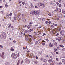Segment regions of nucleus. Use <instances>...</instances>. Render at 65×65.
<instances>
[{
    "instance_id": "13d9d810",
    "label": "nucleus",
    "mask_w": 65,
    "mask_h": 65,
    "mask_svg": "<svg viewBox=\"0 0 65 65\" xmlns=\"http://www.w3.org/2000/svg\"><path fill=\"white\" fill-rule=\"evenodd\" d=\"M30 14H34V13L33 12H30Z\"/></svg>"
},
{
    "instance_id": "f8f14e48",
    "label": "nucleus",
    "mask_w": 65,
    "mask_h": 65,
    "mask_svg": "<svg viewBox=\"0 0 65 65\" xmlns=\"http://www.w3.org/2000/svg\"><path fill=\"white\" fill-rule=\"evenodd\" d=\"M62 61L64 64H65V60L64 59H63L62 60Z\"/></svg>"
},
{
    "instance_id": "c03bdc74",
    "label": "nucleus",
    "mask_w": 65,
    "mask_h": 65,
    "mask_svg": "<svg viewBox=\"0 0 65 65\" xmlns=\"http://www.w3.org/2000/svg\"><path fill=\"white\" fill-rule=\"evenodd\" d=\"M58 6L59 7H61V6H62V5H61V4H60Z\"/></svg>"
},
{
    "instance_id": "5701e85b",
    "label": "nucleus",
    "mask_w": 65,
    "mask_h": 65,
    "mask_svg": "<svg viewBox=\"0 0 65 65\" xmlns=\"http://www.w3.org/2000/svg\"><path fill=\"white\" fill-rule=\"evenodd\" d=\"M37 43H39L40 42V41L39 40H38L36 42Z\"/></svg>"
},
{
    "instance_id": "ddd939ff",
    "label": "nucleus",
    "mask_w": 65,
    "mask_h": 65,
    "mask_svg": "<svg viewBox=\"0 0 65 65\" xmlns=\"http://www.w3.org/2000/svg\"><path fill=\"white\" fill-rule=\"evenodd\" d=\"M58 41L59 42H60V41H61V37H58Z\"/></svg>"
},
{
    "instance_id": "a878e982",
    "label": "nucleus",
    "mask_w": 65,
    "mask_h": 65,
    "mask_svg": "<svg viewBox=\"0 0 65 65\" xmlns=\"http://www.w3.org/2000/svg\"><path fill=\"white\" fill-rule=\"evenodd\" d=\"M8 7V5H7V4H6L5 5V7L6 8Z\"/></svg>"
},
{
    "instance_id": "1a4fd4ad",
    "label": "nucleus",
    "mask_w": 65,
    "mask_h": 65,
    "mask_svg": "<svg viewBox=\"0 0 65 65\" xmlns=\"http://www.w3.org/2000/svg\"><path fill=\"white\" fill-rule=\"evenodd\" d=\"M26 41H28L29 42L30 41V39L28 38H27L26 39Z\"/></svg>"
},
{
    "instance_id": "9b49d317",
    "label": "nucleus",
    "mask_w": 65,
    "mask_h": 65,
    "mask_svg": "<svg viewBox=\"0 0 65 65\" xmlns=\"http://www.w3.org/2000/svg\"><path fill=\"white\" fill-rule=\"evenodd\" d=\"M38 38L40 40H41L42 39V36H38Z\"/></svg>"
},
{
    "instance_id": "f704fd0d",
    "label": "nucleus",
    "mask_w": 65,
    "mask_h": 65,
    "mask_svg": "<svg viewBox=\"0 0 65 65\" xmlns=\"http://www.w3.org/2000/svg\"><path fill=\"white\" fill-rule=\"evenodd\" d=\"M14 20H17V19L16 18V17L14 16Z\"/></svg>"
},
{
    "instance_id": "bb28decb",
    "label": "nucleus",
    "mask_w": 65,
    "mask_h": 65,
    "mask_svg": "<svg viewBox=\"0 0 65 65\" xmlns=\"http://www.w3.org/2000/svg\"><path fill=\"white\" fill-rule=\"evenodd\" d=\"M53 25H54V26H57V24H55V23H53Z\"/></svg>"
},
{
    "instance_id": "de8ad7c7",
    "label": "nucleus",
    "mask_w": 65,
    "mask_h": 65,
    "mask_svg": "<svg viewBox=\"0 0 65 65\" xmlns=\"http://www.w3.org/2000/svg\"><path fill=\"white\" fill-rule=\"evenodd\" d=\"M56 4L57 5H59V2H56Z\"/></svg>"
},
{
    "instance_id": "e433bc0d",
    "label": "nucleus",
    "mask_w": 65,
    "mask_h": 65,
    "mask_svg": "<svg viewBox=\"0 0 65 65\" xmlns=\"http://www.w3.org/2000/svg\"><path fill=\"white\" fill-rule=\"evenodd\" d=\"M46 35V34H45V33H44L43 34L42 36H44V35Z\"/></svg>"
},
{
    "instance_id": "69168bd1",
    "label": "nucleus",
    "mask_w": 65,
    "mask_h": 65,
    "mask_svg": "<svg viewBox=\"0 0 65 65\" xmlns=\"http://www.w3.org/2000/svg\"><path fill=\"white\" fill-rule=\"evenodd\" d=\"M50 59H53V58H52V56H50Z\"/></svg>"
},
{
    "instance_id": "f03ea898",
    "label": "nucleus",
    "mask_w": 65,
    "mask_h": 65,
    "mask_svg": "<svg viewBox=\"0 0 65 65\" xmlns=\"http://www.w3.org/2000/svg\"><path fill=\"white\" fill-rule=\"evenodd\" d=\"M54 44H51V43L50 42V44H49V46L50 47H53L54 46Z\"/></svg>"
},
{
    "instance_id": "338daca9",
    "label": "nucleus",
    "mask_w": 65,
    "mask_h": 65,
    "mask_svg": "<svg viewBox=\"0 0 65 65\" xmlns=\"http://www.w3.org/2000/svg\"><path fill=\"white\" fill-rule=\"evenodd\" d=\"M43 45H45V43H43L42 44Z\"/></svg>"
},
{
    "instance_id": "c9c22d12",
    "label": "nucleus",
    "mask_w": 65,
    "mask_h": 65,
    "mask_svg": "<svg viewBox=\"0 0 65 65\" xmlns=\"http://www.w3.org/2000/svg\"><path fill=\"white\" fill-rule=\"evenodd\" d=\"M38 54H40V55H42V53L39 52L38 53Z\"/></svg>"
},
{
    "instance_id": "0e129e2a",
    "label": "nucleus",
    "mask_w": 65,
    "mask_h": 65,
    "mask_svg": "<svg viewBox=\"0 0 65 65\" xmlns=\"http://www.w3.org/2000/svg\"><path fill=\"white\" fill-rule=\"evenodd\" d=\"M11 28L12 29H13L14 28L13 26H12L11 27Z\"/></svg>"
},
{
    "instance_id": "bf43d9fd",
    "label": "nucleus",
    "mask_w": 65,
    "mask_h": 65,
    "mask_svg": "<svg viewBox=\"0 0 65 65\" xmlns=\"http://www.w3.org/2000/svg\"><path fill=\"white\" fill-rule=\"evenodd\" d=\"M3 8V6H0V8Z\"/></svg>"
},
{
    "instance_id": "58836bf2",
    "label": "nucleus",
    "mask_w": 65,
    "mask_h": 65,
    "mask_svg": "<svg viewBox=\"0 0 65 65\" xmlns=\"http://www.w3.org/2000/svg\"><path fill=\"white\" fill-rule=\"evenodd\" d=\"M38 32L39 33V34H41V31L40 30L38 31Z\"/></svg>"
},
{
    "instance_id": "b1692460",
    "label": "nucleus",
    "mask_w": 65,
    "mask_h": 65,
    "mask_svg": "<svg viewBox=\"0 0 65 65\" xmlns=\"http://www.w3.org/2000/svg\"><path fill=\"white\" fill-rule=\"evenodd\" d=\"M6 17L7 18H8L9 17V14L8 13H7L6 15Z\"/></svg>"
},
{
    "instance_id": "c85d7f7f",
    "label": "nucleus",
    "mask_w": 65,
    "mask_h": 65,
    "mask_svg": "<svg viewBox=\"0 0 65 65\" xmlns=\"http://www.w3.org/2000/svg\"><path fill=\"white\" fill-rule=\"evenodd\" d=\"M58 10L60 12H61L62 11V10H61V9L59 8Z\"/></svg>"
},
{
    "instance_id": "052dcab7",
    "label": "nucleus",
    "mask_w": 65,
    "mask_h": 65,
    "mask_svg": "<svg viewBox=\"0 0 65 65\" xmlns=\"http://www.w3.org/2000/svg\"><path fill=\"white\" fill-rule=\"evenodd\" d=\"M45 23L46 24H48V21H45Z\"/></svg>"
},
{
    "instance_id": "3c124183",
    "label": "nucleus",
    "mask_w": 65,
    "mask_h": 65,
    "mask_svg": "<svg viewBox=\"0 0 65 65\" xmlns=\"http://www.w3.org/2000/svg\"><path fill=\"white\" fill-rule=\"evenodd\" d=\"M0 47H1V48H3V46L2 45H0Z\"/></svg>"
},
{
    "instance_id": "4be33fe9",
    "label": "nucleus",
    "mask_w": 65,
    "mask_h": 65,
    "mask_svg": "<svg viewBox=\"0 0 65 65\" xmlns=\"http://www.w3.org/2000/svg\"><path fill=\"white\" fill-rule=\"evenodd\" d=\"M5 65H9V63L7 62H6Z\"/></svg>"
},
{
    "instance_id": "09e8293b",
    "label": "nucleus",
    "mask_w": 65,
    "mask_h": 65,
    "mask_svg": "<svg viewBox=\"0 0 65 65\" xmlns=\"http://www.w3.org/2000/svg\"><path fill=\"white\" fill-rule=\"evenodd\" d=\"M51 53L53 55H54V53L53 52H52Z\"/></svg>"
},
{
    "instance_id": "f257e3e1",
    "label": "nucleus",
    "mask_w": 65,
    "mask_h": 65,
    "mask_svg": "<svg viewBox=\"0 0 65 65\" xmlns=\"http://www.w3.org/2000/svg\"><path fill=\"white\" fill-rule=\"evenodd\" d=\"M11 57L13 59H16V58H18V55L15 53H13L11 55Z\"/></svg>"
},
{
    "instance_id": "6ab92c4d",
    "label": "nucleus",
    "mask_w": 65,
    "mask_h": 65,
    "mask_svg": "<svg viewBox=\"0 0 65 65\" xmlns=\"http://www.w3.org/2000/svg\"><path fill=\"white\" fill-rule=\"evenodd\" d=\"M33 31V28L29 30V32H32V31Z\"/></svg>"
},
{
    "instance_id": "ea45409f",
    "label": "nucleus",
    "mask_w": 65,
    "mask_h": 65,
    "mask_svg": "<svg viewBox=\"0 0 65 65\" xmlns=\"http://www.w3.org/2000/svg\"><path fill=\"white\" fill-rule=\"evenodd\" d=\"M45 18H44L42 20V21H45Z\"/></svg>"
},
{
    "instance_id": "49530a36",
    "label": "nucleus",
    "mask_w": 65,
    "mask_h": 65,
    "mask_svg": "<svg viewBox=\"0 0 65 65\" xmlns=\"http://www.w3.org/2000/svg\"><path fill=\"white\" fill-rule=\"evenodd\" d=\"M37 14H39V12H38V11H37Z\"/></svg>"
},
{
    "instance_id": "5fc2aeb1",
    "label": "nucleus",
    "mask_w": 65,
    "mask_h": 65,
    "mask_svg": "<svg viewBox=\"0 0 65 65\" xmlns=\"http://www.w3.org/2000/svg\"><path fill=\"white\" fill-rule=\"evenodd\" d=\"M56 31L54 32H53V34H56Z\"/></svg>"
},
{
    "instance_id": "f3484780",
    "label": "nucleus",
    "mask_w": 65,
    "mask_h": 65,
    "mask_svg": "<svg viewBox=\"0 0 65 65\" xmlns=\"http://www.w3.org/2000/svg\"><path fill=\"white\" fill-rule=\"evenodd\" d=\"M48 62H52V59H50L48 60Z\"/></svg>"
},
{
    "instance_id": "393cba45",
    "label": "nucleus",
    "mask_w": 65,
    "mask_h": 65,
    "mask_svg": "<svg viewBox=\"0 0 65 65\" xmlns=\"http://www.w3.org/2000/svg\"><path fill=\"white\" fill-rule=\"evenodd\" d=\"M33 13H34V14L36 15L37 14V12L35 11H34L33 12Z\"/></svg>"
},
{
    "instance_id": "4d7b16f0",
    "label": "nucleus",
    "mask_w": 65,
    "mask_h": 65,
    "mask_svg": "<svg viewBox=\"0 0 65 65\" xmlns=\"http://www.w3.org/2000/svg\"><path fill=\"white\" fill-rule=\"evenodd\" d=\"M43 58H41V61H43Z\"/></svg>"
},
{
    "instance_id": "aec40b11",
    "label": "nucleus",
    "mask_w": 65,
    "mask_h": 65,
    "mask_svg": "<svg viewBox=\"0 0 65 65\" xmlns=\"http://www.w3.org/2000/svg\"><path fill=\"white\" fill-rule=\"evenodd\" d=\"M62 12L63 14H65V11L62 10Z\"/></svg>"
},
{
    "instance_id": "774afa93",
    "label": "nucleus",
    "mask_w": 65,
    "mask_h": 65,
    "mask_svg": "<svg viewBox=\"0 0 65 65\" xmlns=\"http://www.w3.org/2000/svg\"><path fill=\"white\" fill-rule=\"evenodd\" d=\"M21 15L22 17H24V14H22Z\"/></svg>"
},
{
    "instance_id": "a19ab883",
    "label": "nucleus",
    "mask_w": 65,
    "mask_h": 65,
    "mask_svg": "<svg viewBox=\"0 0 65 65\" xmlns=\"http://www.w3.org/2000/svg\"><path fill=\"white\" fill-rule=\"evenodd\" d=\"M11 24H10V25L8 26V28H10V27H11Z\"/></svg>"
},
{
    "instance_id": "603ef678",
    "label": "nucleus",
    "mask_w": 65,
    "mask_h": 65,
    "mask_svg": "<svg viewBox=\"0 0 65 65\" xmlns=\"http://www.w3.org/2000/svg\"><path fill=\"white\" fill-rule=\"evenodd\" d=\"M24 32L25 33H27V30H25Z\"/></svg>"
},
{
    "instance_id": "c756f323",
    "label": "nucleus",
    "mask_w": 65,
    "mask_h": 65,
    "mask_svg": "<svg viewBox=\"0 0 65 65\" xmlns=\"http://www.w3.org/2000/svg\"><path fill=\"white\" fill-rule=\"evenodd\" d=\"M31 8H33L34 7V6H33V5H31Z\"/></svg>"
},
{
    "instance_id": "cd10ccee",
    "label": "nucleus",
    "mask_w": 65,
    "mask_h": 65,
    "mask_svg": "<svg viewBox=\"0 0 65 65\" xmlns=\"http://www.w3.org/2000/svg\"><path fill=\"white\" fill-rule=\"evenodd\" d=\"M27 28L28 29H30V25L27 26Z\"/></svg>"
},
{
    "instance_id": "0eeeda50",
    "label": "nucleus",
    "mask_w": 65,
    "mask_h": 65,
    "mask_svg": "<svg viewBox=\"0 0 65 65\" xmlns=\"http://www.w3.org/2000/svg\"><path fill=\"white\" fill-rule=\"evenodd\" d=\"M57 31H60L61 30V27H58L57 28Z\"/></svg>"
},
{
    "instance_id": "39448f33",
    "label": "nucleus",
    "mask_w": 65,
    "mask_h": 65,
    "mask_svg": "<svg viewBox=\"0 0 65 65\" xmlns=\"http://www.w3.org/2000/svg\"><path fill=\"white\" fill-rule=\"evenodd\" d=\"M18 18L19 20L21 19V18H22V15L21 14H18Z\"/></svg>"
},
{
    "instance_id": "37998d69",
    "label": "nucleus",
    "mask_w": 65,
    "mask_h": 65,
    "mask_svg": "<svg viewBox=\"0 0 65 65\" xmlns=\"http://www.w3.org/2000/svg\"><path fill=\"white\" fill-rule=\"evenodd\" d=\"M56 60L57 61H59V58H56Z\"/></svg>"
},
{
    "instance_id": "4c0bfd02",
    "label": "nucleus",
    "mask_w": 65,
    "mask_h": 65,
    "mask_svg": "<svg viewBox=\"0 0 65 65\" xmlns=\"http://www.w3.org/2000/svg\"><path fill=\"white\" fill-rule=\"evenodd\" d=\"M59 35V33H57L56 35H55L56 36H58Z\"/></svg>"
},
{
    "instance_id": "79ce46f5",
    "label": "nucleus",
    "mask_w": 65,
    "mask_h": 65,
    "mask_svg": "<svg viewBox=\"0 0 65 65\" xmlns=\"http://www.w3.org/2000/svg\"><path fill=\"white\" fill-rule=\"evenodd\" d=\"M17 55L18 57H20V55L19 54V53H18Z\"/></svg>"
},
{
    "instance_id": "412c9836",
    "label": "nucleus",
    "mask_w": 65,
    "mask_h": 65,
    "mask_svg": "<svg viewBox=\"0 0 65 65\" xmlns=\"http://www.w3.org/2000/svg\"><path fill=\"white\" fill-rule=\"evenodd\" d=\"M14 50V49H13L12 47H11V51H13Z\"/></svg>"
},
{
    "instance_id": "9d476101",
    "label": "nucleus",
    "mask_w": 65,
    "mask_h": 65,
    "mask_svg": "<svg viewBox=\"0 0 65 65\" xmlns=\"http://www.w3.org/2000/svg\"><path fill=\"white\" fill-rule=\"evenodd\" d=\"M21 61L19 59L18 60V63L17 64V65H20V61Z\"/></svg>"
},
{
    "instance_id": "2f4dec72",
    "label": "nucleus",
    "mask_w": 65,
    "mask_h": 65,
    "mask_svg": "<svg viewBox=\"0 0 65 65\" xmlns=\"http://www.w3.org/2000/svg\"><path fill=\"white\" fill-rule=\"evenodd\" d=\"M61 50V51H65V48L62 49Z\"/></svg>"
},
{
    "instance_id": "a211bd4d",
    "label": "nucleus",
    "mask_w": 65,
    "mask_h": 65,
    "mask_svg": "<svg viewBox=\"0 0 65 65\" xmlns=\"http://www.w3.org/2000/svg\"><path fill=\"white\" fill-rule=\"evenodd\" d=\"M34 33L35 35H38L39 34L38 32H34Z\"/></svg>"
},
{
    "instance_id": "7c9ffc66",
    "label": "nucleus",
    "mask_w": 65,
    "mask_h": 65,
    "mask_svg": "<svg viewBox=\"0 0 65 65\" xmlns=\"http://www.w3.org/2000/svg\"><path fill=\"white\" fill-rule=\"evenodd\" d=\"M34 62L35 64H37L38 63V62L37 61H34Z\"/></svg>"
},
{
    "instance_id": "473e14b6",
    "label": "nucleus",
    "mask_w": 65,
    "mask_h": 65,
    "mask_svg": "<svg viewBox=\"0 0 65 65\" xmlns=\"http://www.w3.org/2000/svg\"><path fill=\"white\" fill-rule=\"evenodd\" d=\"M43 61L44 62H46V60L45 59H44L43 60Z\"/></svg>"
},
{
    "instance_id": "864d4df0",
    "label": "nucleus",
    "mask_w": 65,
    "mask_h": 65,
    "mask_svg": "<svg viewBox=\"0 0 65 65\" xmlns=\"http://www.w3.org/2000/svg\"><path fill=\"white\" fill-rule=\"evenodd\" d=\"M42 5L44 7H45V4H43Z\"/></svg>"
},
{
    "instance_id": "423d86ee",
    "label": "nucleus",
    "mask_w": 65,
    "mask_h": 65,
    "mask_svg": "<svg viewBox=\"0 0 65 65\" xmlns=\"http://www.w3.org/2000/svg\"><path fill=\"white\" fill-rule=\"evenodd\" d=\"M29 36L30 37H31V38L32 39H34V37H35V36H34L33 37V36L31 35H29Z\"/></svg>"
},
{
    "instance_id": "72a5a7b5",
    "label": "nucleus",
    "mask_w": 65,
    "mask_h": 65,
    "mask_svg": "<svg viewBox=\"0 0 65 65\" xmlns=\"http://www.w3.org/2000/svg\"><path fill=\"white\" fill-rule=\"evenodd\" d=\"M40 6H42V5H43V4H42V3H40Z\"/></svg>"
},
{
    "instance_id": "e2e57ef3",
    "label": "nucleus",
    "mask_w": 65,
    "mask_h": 65,
    "mask_svg": "<svg viewBox=\"0 0 65 65\" xmlns=\"http://www.w3.org/2000/svg\"><path fill=\"white\" fill-rule=\"evenodd\" d=\"M13 42H14V43H15L16 42V41L15 40H14L13 41Z\"/></svg>"
},
{
    "instance_id": "20e7f679",
    "label": "nucleus",
    "mask_w": 65,
    "mask_h": 65,
    "mask_svg": "<svg viewBox=\"0 0 65 65\" xmlns=\"http://www.w3.org/2000/svg\"><path fill=\"white\" fill-rule=\"evenodd\" d=\"M4 55V52H3L1 55V57L2 58V59H4V56H3Z\"/></svg>"
},
{
    "instance_id": "6e6d98bb",
    "label": "nucleus",
    "mask_w": 65,
    "mask_h": 65,
    "mask_svg": "<svg viewBox=\"0 0 65 65\" xmlns=\"http://www.w3.org/2000/svg\"><path fill=\"white\" fill-rule=\"evenodd\" d=\"M55 45H57V42H55Z\"/></svg>"
},
{
    "instance_id": "dca6fc26",
    "label": "nucleus",
    "mask_w": 65,
    "mask_h": 65,
    "mask_svg": "<svg viewBox=\"0 0 65 65\" xmlns=\"http://www.w3.org/2000/svg\"><path fill=\"white\" fill-rule=\"evenodd\" d=\"M59 46L60 47H62V48H64V46H63V45H60Z\"/></svg>"
},
{
    "instance_id": "a18cd8bd",
    "label": "nucleus",
    "mask_w": 65,
    "mask_h": 65,
    "mask_svg": "<svg viewBox=\"0 0 65 65\" xmlns=\"http://www.w3.org/2000/svg\"><path fill=\"white\" fill-rule=\"evenodd\" d=\"M1 13H2V14H4V12H1Z\"/></svg>"
},
{
    "instance_id": "6e6552de",
    "label": "nucleus",
    "mask_w": 65,
    "mask_h": 65,
    "mask_svg": "<svg viewBox=\"0 0 65 65\" xmlns=\"http://www.w3.org/2000/svg\"><path fill=\"white\" fill-rule=\"evenodd\" d=\"M59 8H57L56 9V10H54V12H57V11H58V10H59Z\"/></svg>"
},
{
    "instance_id": "680f3d73",
    "label": "nucleus",
    "mask_w": 65,
    "mask_h": 65,
    "mask_svg": "<svg viewBox=\"0 0 65 65\" xmlns=\"http://www.w3.org/2000/svg\"><path fill=\"white\" fill-rule=\"evenodd\" d=\"M12 14V13H10L9 14L10 16H11V15Z\"/></svg>"
},
{
    "instance_id": "7ed1b4c3",
    "label": "nucleus",
    "mask_w": 65,
    "mask_h": 65,
    "mask_svg": "<svg viewBox=\"0 0 65 65\" xmlns=\"http://www.w3.org/2000/svg\"><path fill=\"white\" fill-rule=\"evenodd\" d=\"M25 61L26 63H29V62H30L28 58H26L25 60Z\"/></svg>"
},
{
    "instance_id": "2eb2a0df",
    "label": "nucleus",
    "mask_w": 65,
    "mask_h": 65,
    "mask_svg": "<svg viewBox=\"0 0 65 65\" xmlns=\"http://www.w3.org/2000/svg\"><path fill=\"white\" fill-rule=\"evenodd\" d=\"M54 52H57V48H55L54 49Z\"/></svg>"
},
{
    "instance_id": "8fccbe9b",
    "label": "nucleus",
    "mask_w": 65,
    "mask_h": 65,
    "mask_svg": "<svg viewBox=\"0 0 65 65\" xmlns=\"http://www.w3.org/2000/svg\"><path fill=\"white\" fill-rule=\"evenodd\" d=\"M58 2L59 3H61V0H59Z\"/></svg>"
},
{
    "instance_id": "4468645a",
    "label": "nucleus",
    "mask_w": 65,
    "mask_h": 65,
    "mask_svg": "<svg viewBox=\"0 0 65 65\" xmlns=\"http://www.w3.org/2000/svg\"><path fill=\"white\" fill-rule=\"evenodd\" d=\"M22 21L24 22H25L26 21V19L25 18H23L22 19Z\"/></svg>"
}]
</instances>
